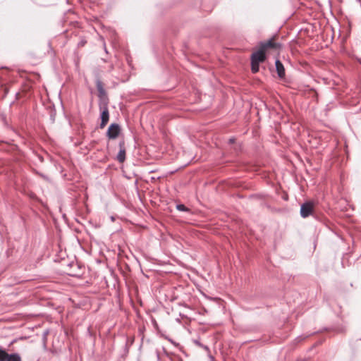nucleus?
I'll return each instance as SVG.
<instances>
[{"label": "nucleus", "mask_w": 361, "mask_h": 361, "mask_svg": "<svg viewBox=\"0 0 361 361\" xmlns=\"http://www.w3.org/2000/svg\"><path fill=\"white\" fill-rule=\"evenodd\" d=\"M0 361H21V357L18 353L8 354L0 348Z\"/></svg>", "instance_id": "1"}, {"label": "nucleus", "mask_w": 361, "mask_h": 361, "mask_svg": "<svg viewBox=\"0 0 361 361\" xmlns=\"http://www.w3.org/2000/svg\"><path fill=\"white\" fill-rule=\"evenodd\" d=\"M274 37L269 39L268 41L266 42H261L259 45L260 48L265 51L267 49H279L281 47V44L280 43L275 42L274 41Z\"/></svg>", "instance_id": "2"}, {"label": "nucleus", "mask_w": 361, "mask_h": 361, "mask_svg": "<svg viewBox=\"0 0 361 361\" xmlns=\"http://www.w3.org/2000/svg\"><path fill=\"white\" fill-rule=\"evenodd\" d=\"M120 132H121V128H120L119 125L117 123H111L108 128V130L106 132V136L109 139L114 140V139H116L118 136V135L120 134Z\"/></svg>", "instance_id": "3"}, {"label": "nucleus", "mask_w": 361, "mask_h": 361, "mask_svg": "<svg viewBox=\"0 0 361 361\" xmlns=\"http://www.w3.org/2000/svg\"><path fill=\"white\" fill-rule=\"evenodd\" d=\"M266 59L265 51H264L261 48L257 51L254 52L251 56V61L254 62V63H258L264 61Z\"/></svg>", "instance_id": "4"}, {"label": "nucleus", "mask_w": 361, "mask_h": 361, "mask_svg": "<svg viewBox=\"0 0 361 361\" xmlns=\"http://www.w3.org/2000/svg\"><path fill=\"white\" fill-rule=\"evenodd\" d=\"M313 210V204L310 202L303 203L300 207V215L303 218L309 216Z\"/></svg>", "instance_id": "5"}, {"label": "nucleus", "mask_w": 361, "mask_h": 361, "mask_svg": "<svg viewBox=\"0 0 361 361\" xmlns=\"http://www.w3.org/2000/svg\"><path fill=\"white\" fill-rule=\"evenodd\" d=\"M109 120V113L107 106H104L101 113L100 128H104Z\"/></svg>", "instance_id": "6"}, {"label": "nucleus", "mask_w": 361, "mask_h": 361, "mask_svg": "<svg viewBox=\"0 0 361 361\" xmlns=\"http://www.w3.org/2000/svg\"><path fill=\"white\" fill-rule=\"evenodd\" d=\"M119 152L117 154V160L120 163H123L126 160V149L124 141H121L118 144Z\"/></svg>", "instance_id": "7"}, {"label": "nucleus", "mask_w": 361, "mask_h": 361, "mask_svg": "<svg viewBox=\"0 0 361 361\" xmlns=\"http://www.w3.org/2000/svg\"><path fill=\"white\" fill-rule=\"evenodd\" d=\"M275 65L279 77L283 78L285 76V68L283 63L277 59L275 62Z\"/></svg>", "instance_id": "8"}, {"label": "nucleus", "mask_w": 361, "mask_h": 361, "mask_svg": "<svg viewBox=\"0 0 361 361\" xmlns=\"http://www.w3.org/2000/svg\"><path fill=\"white\" fill-rule=\"evenodd\" d=\"M97 89L99 92V96H102L105 94V90L103 87L102 82L99 80L97 81Z\"/></svg>", "instance_id": "9"}, {"label": "nucleus", "mask_w": 361, "mask_h": 361, "mask_svg": "<svg viewBox=\"0 0 361 361\" xmlns=\"http://www.w3.org/2000/svg\"><path fill=\"white\" fill-rule=\"evenodd\" d=\"M259 66L258 63H254V62L251 61V69L253 73H257L259 71Z\"/></svg>", "instance_id": "10"}, {"label": "nucleus", "mask_w": 361, "mask_h": 361, "mask_svg": "<svg viewBox=\"0 0 361 361\" xmlns=\"http://www.w3.org/2000/svg\"><path fill=\"white\" fill-rule=\"evenodd\" d=\"M176 209L178 211H181V212L188 211V209L184 204H177L176 205Z\"/></svg>", "instance_id": "11"}, {"label": "nucleus", "mask_w": 361, "mask_h": 361, "mask_svg": "<svg viewBox=\"0 0 361 361\" xmlns=\"http://www.w3.org/2000/svg\"><path fill=\"white\" fill-rule=\"evenodd\" d=\"M86 42L83 39H82L79 43H78V46L79 47H83L85 44Z\"/></svg>", "instance_id": "12"}, {"label": "nucleus", "mask_w": 361, "mask_h": 361, "mask_svg": "<svg viewBox=\"0 0 361 361\" xmlns=\"http://www.w3.org/2000/svg\"><path fill=\"white\" fill-rule=\"evenodd\" d=\"M235 142V138L234 137H232V138H230L229 139V143L232 144Z\"/></svg>", "instance_id": "13"}]
</instances>
